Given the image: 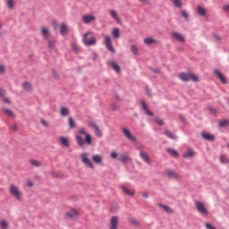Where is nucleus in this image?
Masks as SVG:
<instances>
[{
	"mask_svg": "<svg viewBox=\"0 0 229 229\" xmlns=\"http://www.w3.org/2000/svg\"><path fill=\"white\" fill-rule=\"evenodd\" d=\"M91 126L94 130V133L97 137L101 138L103 137V133L101 132V130H99V127L95 123H91Z\"/></svg>",
	"mask_w": 229,
	"mask_h": 229,
	"instance_id": "nucleus-18",
	"label": "nucleus"
},
{
	"mask_svg": "<svg viewBox=\"0 0 229 229\" xmlns=\"http://www.w3.org/2000/svg\"><path fill=\"white\" fill-rule=\"evenodd\" d=\"M144 44H146L147 46H153V44H157V41L153 38H146L144 39Z\"/></svg>",
	"mask_w": 229,
	"mask_h": 229,
	"instance_id": "nucleus-28",
	"label": "nucleus"
},
{
	"mask_svg": "<svg viewBox=\"0 0 229 229\" xmlns=\"http://www.w3.org/2000/svg\"><path fill=\"white\" fill-rule=\"evenodd\" d=\"M70 114V111L67 107H61L60 108V115H62V117H66V115Z\"/></svg>",
	"mask_w": 229,
	"mask_h": 229,
	"instance_id": "nucleus-35",
	"label": "nucleus"
},
{
	"mask_svg": "<svg viewBox=\"0 0 229 229\" xmlns=\"http://www.w3.org/2000/svg\"><path fill=\"white\" fill-rule=\"evenodd\" d=\"M140 3H143V4H151V2L149 0H140Z\"/></svg>",
	"mask_w": 229,
	"mask_h": 229,
	"instance_id": "nucleus-55",
	"label": "nucleus"
},
{
	"mask_svg": "<svg viewBox=\"0 0 229 229\" xmlns=\"http://www.w3.org/2000/svg\"><path fill=\"white\" fill-rule=\"evenodd\" d=\"M66 217H69L70 219H74V217H78V211H76V209H72L67 212Z\"/></svg>",
	"mask_w": 229,
	"mask_h": 229,
	"instance_id": "nucleus-27",
	"label": "nucleus"
},
{
	"mask_svg": "<svg viewBox=\"0 0 229 229\" xmlns=\"http://www.w3.org/2000/svg\"><path fill=\"white\" fill-rule=\"evenodd\" d=\"M92 160L95 164H101V162H103V157L99 155H93Z\"/></svg>",
	"mask_w": 229,
	"mask_h": 229,
	"instance_id": "nucleus-32",
	"label": "nucleus"
},
{
	"mask_svg": "<svg viewBox=\"0 0 229 229\" xmlns=\"http://www.w3.org/2000/svg\"><path fill=\"white\" fill-rule=\"evenodd\" d=\"M118 160L122 162V164H128V162H131V158L127 154H121L118 157Z\"/></svg>",
	"mask_w": 229,
	"mask_h": 229,
	"instance_id": "nucleus-15",
	"label": "nucleus"
},
{
	"mask_svg": "<svg viewBox=\"0 0 229 229\" xmlns=\"http://www.w3.org/2000/svg\"><path fill=\"white\" fill-rule=\"evenodd\" d=\"M214 74H215V76H216V78H218V80L221 81V83H223L224 85L228 84V81L226 80V77L225 75H223V73H221V72H219L218 70H215Z\"/></svg>",
	"mask_w": 229,
	"mask_h": 229,
	"instance_id": "nucleus-11",
	"label": "nucleus"
},
{
	"mask_svg": "<svg viewBox=\"0 0 229 229\" xmlns=\"http://www.w3.org/2000/svg\"><path fill=\"white\" fill-rule=\"evenodd\" d=\"M94 21H96V16H94V14H85L82 16V22L84 24L94 22Z\"/></svg>",
	"mask_w": 229,
	"mask_h": 229,
	"instance_id": "nucleus-12",
	"label": "nucleus"
},
{
	"mask_svg": "<svg viewBox=\"0 0 229 229\" xmlns=\"http://www.w3.org/2000/svg\"><path fill=\"white\" fill-rule=\"evenodd\" d=\"M201 137L204 138L205 140H209L210 142H213V140H216V137H214V135L208 132H202Z\"/></svg>",
	"mask_w": 229,
	"mask_h": 229,
	"instance_id": "nucleus-21",
	"label": "nucleus"
},
{
	"mask_svg": "<svg viewBox=\"0 0 229 229\" xmlns=\"http://www.w3.org/2000/svg\"><path fill=\"white\" fill-rule=\"evenodd\" d=\"M228 124H229V122H228V120H218V126L220 127V128H225V126H228Z\"/></svg>",
	"mask_w": 229,
	"mask_h": 229,
	"instance_id": "nucleus-40",
	"label": "nucleus"
},
{
	"mask_svg": "<svg viewBox=\"0 0 229 229\" xmlns=\"http://www.w3.org/2000/svg\"><path fill=\"white\" fill-rule=\"evenodd\" d=\"M30 164H31L33 167H40V165H42V163L37 159H30Z\"/></svg>",
	"mask_w": 229,
	"mask_h": 229,
	"instance_id": "nucleus-36",
	"label": "nucleus"
},
{
	"mask_svg": "<svg viewBox=\"0 0 229 229\" xmlns=\"http://www.w3.org/2000/svg\"><path fill=\"white\" fill-rule=\"evenodd\" d=\"M47 42V46L48 48L50 49V51H53V49H55V46H56V40L53 39V38H48L46 40Z\"/></svg>",
	"mask_w": 229,
	"mask_h": 229,
	"instance_id": "nucleus-23",
	"label": "nucleus"
},
{
	"mask_svg": "<svg viewBox=\"0 0 229 229\" xmlns=\"http://www.w3.org/2000/svg\"><path fill=\"white\" fill-rule=\"evenodd\" d=\"M140 105L142 109L146 112L147 115H150V116L155 115V114H153V112L149 111V109L148 108V105H146V101L141 100Z\"/></svg>",
	"mask_w": 229,
	"mask_h": 229,
	"instance_id": "nucleus-19",
	"label": "nucleus"
},
{
	"mask_svg": "<svg viewBox=\"0 0 229 229\" xmlns=\"http://www.w3.org/2000/svg\"><path fill=\"white\" fill-rule=\"evenodd\" d=\"M165 135H166V137H168V139L176 140V135H174V133L171 132V131H165Z\"/></svg>",
	"mask_w": 229,
	"mask_h": 229,
	"instance_id": "nucleus-38",
	"label": "nucleus"
},
{
	"mask_svg": "<svg viewBox=\"0 0 229 229\" xmlns=\"http://www.w3.org/2000/svg\"><path fill=\"white\" fill-rule=\"evenodd\" d=\"M40 123H41V124H43V126H46V127L49 126V123H47V122H46V120H44V118L40 119Z\"/></svg>",
	"mask_w": 229,
	"mask_h": 229,
	"instance_id": "nucleus-51",
	"label": "nucleus"
},
{
	"mask_svg": "<svg viewBox=\"0 0 229 229\" xmlns=\"http://www.w3.org/2000/svg\"><path fill=\"white\" fill-rule=\"evenodd\" d=\"M76 142L79 148H85V144L88 146L92 145V136L87 132L85 128H81L76 135Z\"/></svg>",
	"mask_w": 229,
	"mask_h": 229,
	"instance_id": "nucleus-1",
	"label": "nucleus"
},
{
	"mask_svg": "<svg viewBox=\"0 0 229 229\" xmlns=\"http://www.w3.org/2000/svg\"><path fill=\"white\" fill-rule=\"evenodd\" d=\"M27 185H28V187H33V182H31V181H29V182H27Z\"/></svg>",
	"mask_w": 229,
	"mask_h": 229,
	"instance_id": "nucleus-58",
	"label": "nucleus"
},
{
	"mask_svg": "<svg viewBox=\"0 0 229 229\" xmlns=\"http://www.w3.org/2000/svg\"><path fill=\"white\" fill-rule=\"evenodd\" d=\"M155 123L158 124L159 126H164V120L162 118H155Z\"/></svg>",
	"mask_w": 229,
	"mask_h": 229,
	"instance_id": "nucleus-48",
	"label": "nucleus"
},
{
	"mask_svg": "<svg viewBox=\"0 0 229 229\" xmlns=\"http://www.w3.org/2000/svg\"><path fill=\"white\" fill-rule=\"evenodd\" d=\"M115 98H116V99H119V96H115Z\"/></svg>",
	"mask_w": 229,
	"mask_h": 229,
	"instance_id": "nucleus-63",
	"label": "nucleus"
},
{
	"mask_svg": "<svg viewBox=\"0 0 229 229\" xmlns=\"http://www.w3.org/2000/svg\"><path fill=\"white\" fill-rule=\"evenodd\" d=\"M165 176L168 178H174V180H180L182 178V175L174 170L168 169L165 172Z\"/></svg>",
	"mask_w": 229,
	"mask_h": 229,
	"instance_id": "nucleus-9",
	"label": "nucleus"
},
{
	"mask_svg": "<svg viewBox=\"0 0 229 229\" xmlns=\"http://www.w3.org/2000/svg\"><path fill=\"white\" fill-rule=\"evenodd\" d=\"M90 153L84 152L81 154V160L86 165V167H89V169H94V163L89 158Z\"/></svg>",
	"mask_w": 229,
	"mask_h": 229,
	"instance_id": "nucleus-5",
	"label": "nucleus"
},
{
	"mask_svg": "<svg viewBox=\"0 0 229 229\" xmlns=\"http://www.w3.org/2000/svg\"><path fill=\"white\" fill-rule=\"evenodd\" d=\"M122 133L127 139L128 140H131V142H137V138L132 135L131 131L130 129L123 127L122 128Z\"/></svg>",
	"mask_w": 229,
	"mask_h": 229,
	"instance_id": "nucleus-7",
	"label": "nucleus"
},
{
	"mask_svg": "<svg viewBox=\"0 0 229 229\" xmlns=\"http://www.w3.org/2000/svg\"><path fill=\"white\" fill-rule=\"evenodd\" d=\"M205 226H206V228H208V229H216V227H214V225H210V224H208V223H206V224H205Z\"/></svg>",
	"mask_w": 229,
	"mask_h": 229,
	"instance_id": "nucleus-52",
	"label": "nucleus"
},
{
	"mask_svg": "<svg viewBox=\"0 0 229 229\" xmlns=\"http://www.w3.org/2000/svg\"><path fill=\"white\" fill-rule=\"evenodd\" d=\"M10 128L11 130H13V131H17V130H19V126L17 125V123L11 125Z\"/></svg>",
	"mask_w": 229,
	"mask_h": 229,
	"instance_id": "nucleus-49",
	"label": "nucleus"
},
{
	"mask_svg": "<svg viewBox=\"0 0 229 229\" xmlns=\"http://www.w3.org/2000/svg\"><path fill=\"white\" fill-rule=\"evenodd\" d=\"M122 191L123 194H126L127 196H133L135 194V191L130 190L124 186L122 187Z\"/></svg>",
	"mask_w": 229,
	"mask_h": 229,
	"instance_id": "nucleus-29",
	"label": "nucleus"
},
{
	"mask_svg": "<svg viewBox=\"0 0 229 229\" xmlns=\"http://www.w3.org/2000/svg\"><path fill=\"white\" fill-rule=\"evenodd\" d=\"M68 124L72 129L76 128V123L74 122V119H72V117L71 116L68 118Z\"/></svg>",
	"mask_w": 229,
	"mask_h": 229,
	"instance_id": "nucleus-42",
	"label": "nucleus"
},
{
	"mask_svg": "<svg viewBox=\"0 0 229 229\" xmlns=\"http://www.w3.org/2000/svg\"><path fill=\"white\" fill-rule=\"evenodd\" d=\"M196 153L192 150V148H189L187 151H185L182 155L183 158H192Z\"/></svg>",
	"mask_w": 229,
	"mask_h": 229,
	"instance_id": "nucleus-24",
	"label": "nucleus"
},
{
	"mask_svg": "<svg viewBox=\"0 0 229 229\" xmlns=\"http://www.w3.org/2000/svg\"><path fill=\"white\" fill-rule=\"evenodd\" d=\"M131 51L132 55H139V48L135 45L131 46Z\"/></svg>",
	"mask_w": 229,
	"mask_h": 229,
	"instance_id": "nucleus-43",
	"label": "nucleus"
},
{
	"mask_svg": "<svg viewBox=\"0 0 229 229\" xmlns=\"http://www.w3.org/2000/svg\"><path fill=\"white\" fill-rule=\"evenodd\" d=\"M0 73L4 74V65H0Z\"/></svg>",
	"mask_w": 229,
	"mask_h": 229,
	"instance_id": "nucleus-57",
	"label": "nucleus"
},
{
	"mask_svg": "<svg viewBox=\"0 0 229 229\" xmlns=\"http://www.w3.org/2000/svg\"><path fill=\"white\" fill-rule=\"evenodd\" d=\"M129 223H131V225H134V226H139V221L133 217L129 218Z\"/></svg>",
	"mask_w": 229,
	"mask_h": 229,
	"instance_id": "nucleus-46",
	"label": "nucleus"
},
{
	"mask_svg": "<svg viewBox=\"0 0 229 229\" xmlns=\"http://www.w3.org/2000/svg\"><path fill=\"white\" fill-rule=\"evenodd\" d=\"M220 162L222 164H228L229 163L228 157H226L225 155H222L220 157Z\"/></svg>",
	"mask_w": 229,
	"mask_h": 229,
	"instance_id": "nucleus-45",
	"label": "nucleus"
},
{
	"mask_svg": "<svg viewBox=\"0 0 229 229\" xmlns=\"http://www.w3.org/2000/svg\"><path fill=\"white\" fill-rule=\"evenodd\" d=\"M5 94H6V91H4V89H0V98H4Z\"/></svg>",
	"mask_w": 229,
	"mask_h": 229,
	"instance_id": "nucleus-54",
	"label": "nucleus"
},
{
	"mask_svg": "<svg viewBox=\"0 0 229 229\" xmlns=\"http://www.w3.org/2000/svg\"><path fill=\"white\" fill-rule=\"evenodd\" d=\"M140 157L141 160H143V162H145V164H148V165L151 164V162H152L151 157H149V156L146 152L140 151Z\"/></svg>",
	"mask_w": 229,
	"mask_h": 229,
	"instance_id": "nucleus-14",
	"label": "nucleus"
},
{
	"mask_svg": "<svg viewBox=\"0 0 229 229\" xmlns=\"http://www.w3.org/2000/svg\"><path fill=\"white\" fill-rule=\"evenodd\" d=\"M111 157L112 158H116L117 157V152H115V151L111 152Z\"/></svg>",
	"mask_w": 229,
	"mask_h": 229,
	"instance_id": "nucleus-56",
	"label": "nucleus"
},
{
	"mask_svg": "<svg viewBox=\"0 0 229 229\" xmlns=\"http://www.w3.org/2000/svg\"><path fill=\"white\" fill-rule=\"evenodd\" d=\"M157 207H159V208H163V210H165V212H166L167 214H173V208H171V207L167 206V205H164V204H157Z\"/></svg>",
	"mask_w": 229,
	"mask_h": 229,
	"instance_id": "nucleus-26",
	"label": "nucleus"
},
{
	"mask_svg": "<svg viewBox=\"0 0 229 229\" xmlns=\"http://www.w3.org/2000/svg\"><path fill=\"white\" fill-rule=\"evenodd\" d=\"M178 78H180L182 81H199L198 76L191 72H181L178 74Z\"/></svg>",
	"mask_w": 229,
	"mask_h": 229,
	"instance_id": "nucleus-3",
	"label": "nucleus"
},
{
	"mask_svg": "<svg viewBox=\"0 0 229 229\" xmlns=\"http://www.w3.org/2000/svg\"><path fill=\"white\" fill-rule=\"evenodd\" d=\"M109 15H110V17H112V19H114L118 23L121 22V19L117 15V12L115 10H110L109 11Z\"/></svg>",
	"mask_w": 229,
	"mask_h": 229,
	"instance_id": "nucleus-25",
	"label": "nucleus"
},
{
	"mask_svg": "<svg viewBox=\"0 0 229 229\" xmlns=\"http://www.w3.org/2000/svg\"><path fill=\"white\" fill-rule=\"evenodd\" d=\"M225 8L227 10V12H229V5H225Z\"/></svg>",
	"mask_w": 229,
	"mask_h": 229,
	"instance_id": "nucleus-62",
	"label": "nucleus"
},
{
	"mask_svg": "<svg viewBox=\"0 0 229 229\" xmlns=\"http://www.w3.org/2000/svg\"><path fill=\"white\" fill-rule=\"evenodd\" d=\"M71 47L73 53H76L77 55L80 53V47H78V44H76V42L71 43Z\"/></svg>",
	"mask_w": 229,
	"mask_h": 229,
	"instance_id": "nucleus-34",
	"label": "nucleus"
},
{
	"mask_svg": "<svg viewBox=\"0 0 229 229\" xmlns=\"http://www.w3.org/2000/svg\"><path fill=\"white\" fill-rule=\"evenodd\" d=\"M82 42L89 47L90 46H96L98 40L96 39V37H94V33H92L91 31H88L84 34L82 38Z\"/></svg>",
	"mask_w": 229,
	"mask_h": 229,
	"instance_id": "nucleus-2",
	"label": "nucleus"
},
{
	"mask_svg": "<svg viewBox=\"0 0 229 229\" xmlns=\"http://www.w3.org/2000/svg\"><path fill=\"white\" fill-rule=\"evenodd\" d=\"M171 37L173 38H175V40H178V42H181V43L185 42V37H183V35H182V34H180V33H178L176 31H173L171 33Z\"/></svg>",
	"mask_w": 229,
	"mask_h": 229,
	"instance_id": "nucleus-13",
	"label": "nucleus"
},
{
	"mask_svg": "<svg viewBox=\"0 0 229 229\" xmlns=\"http://www.w3.org/2000/svg\"><path fill=\"white\" fill-rule=\"evenodd\" d=\"M215 38L216 40H221V38H219V36H216Z\"/></svg>",
	"mask_w": 229,
	"mask_h": 229,
	"instance_id": "nucleus-61",
	"label": "nucleus"
},
{
	"mask_svg": "<svg viewBox=\"0 0 229 229\" xmlns=\"http://www.w3.org/2000/svg\"><path fill=\"white\" fill-rule=\"evenodd\" d=\"M3 112L7 115V117H13L14 114L13 111L8 109V108H3Z\"/></svg>",
	"mask_w": 229,
	"mask_h": 229,
	"instance_id": "nucleus-41",
	"label": "nucleus"
},
{
	"mask_svg": "<svg viewBox=\"0 0 229 229\" xmlns=\"http://www.w3.org/2000/svg\"><path fill=\"white\" fill-rule=\"evenodd\" d=\"M40 33L45 40H49V38H51V32L49 31V28L42 26L40 28Z\"/></svg>",
	"mask_w": 229,
	"mask_h": 229,
	"instance_id": "nucleus-10",
	"label": "nucleus"
},
{
	"mask_svg": "<svg viewBox=\"0 0 229 229\" xmlns=\"http://www.w3.org/2000/svg\"><path fill=\"white\" fill-rule=\"evenodd\" d=\"M61 35L63 37H65V35H67L69 33V29L67 28V25H65L64 23L61 24Z\"/></svg>",
	"mask_w": 229,
	"mask_h": 229,
	"instance_id": "nucleus-30",
	"label": "nucleus"
},
{
	"mask_svg": "<svg viewBox=\"0 0 229 229\" xmlns=\"http://www.w3.org/2000/svg\"><path fill=\"white\" fill-rule=\"evenodd\" d=\"M107 65L108 67L114 69L115 72H121V66H119V64H117L115 62L110 61L107 63Z\"/></svg>",
	"mask_w": 229,
	"mask_h": 229,
	"instance_id": "nucleus-17",
	"label": "nucleus"
},
{
	"mask_svg": "<svg viewBox=\"0 0 229 229\" xmlns=\"http://www.w3.org/2000/svg\"><path fill=\"white\" fill-rule=\"evenodd\" d=\"M117 225H119V217L113 216L110 220V229H117Z\"/></svg>",
	"mask_w": 229,
	"mask_h": 229,
	"instance_id": "nucleus-16",
	"label": "nucleus"
},
{
	"mask_svg": "<svg viewBox=\"0 0 229 229\" xmlns=\"http://www.w3.org/2000/svg\"><path fill=\"white\" fill-rule=\"evenodd\" d=\"M112 36L114 38H119V37L121 36V32L119 30L118 28H114L113 30H112Z\"/></svg>",
	"mask_w": 229,
	"mask_h": 229,
	"instance_id": "nucleus-37",
	"label": "nucleus"
},
{
	"mask_svg": "<svg viewBox=\"0 0 229 229\" xmlns=\"http://www.w3.org/2000/svg\"><path fill=\"white\" fill-rule=\"evenodd\" d=\"M195 207L200 216H204L205 217L208 216V209L205 207L201 201H195Z\"/></svg>",
	"mask_w": 229,
	"mask_h": 229,
	"instance_id": "nucleus-6",
	"label": "nucleus"
},
{
	"mask_svg": "<svg viewBox=\"0 0 229 229\" xmlns=\"http://www.w3.org/2000/svg\"><path fill=\"white\" fill-rule=\"evenodd\" d=\"M0 226L3 229H6V228H8V223L6 221H4V220H1L0 221Z\"/></svg>",
	"mask_w": 229,
	"mask_h": 229,
	"instance_id": "nucleus-47",
	"label": "nucleus"
},
{
	"mask_svg": "<svg viewBox=\"0 0 229 229\" xmlns=\"http://www.w3.org/2000/svg\"><path fill=\"white\" fill-rule=\"evenodd\" d=\"M22 88L26 92H31L33 90V87H31V84L30 82H23L22 83Z\"/></svg>",
	"mask_w": 229,
	"mask_h": 229,
	"instance_id": "nucleus-31",
	"label": "nucleus"
},
{
	"mask_svg": "<svg viewBox=\"0 0 229 229\" xmlns=\"http://www.w3.org/2000/svg\"><path fill=\"white\" fill-rule=\"evenodd\" d=\"M196 12L200 17H207V9H205L204 7L198 5L196 8Z\"/></svg>",
	"mask_w": 229,
	"mask_h": 229,
	"instance_id": "nucleus-20",
	"label": "nucleus"
},
{
	"mask_svg": "<svg viewBox=\"0 0 229 229\" xmlns=\"http://www.w3.org/2000/svg\"><path fill=\"white\" fill-rule=\"evenodd\" d=\"M142 197L143 198H149V195H148V193H142Z\"/></svg>",
	"mask_w": 229,
	"mask_h": 229,
	"instance_id": "nucleus-59",
	"label": "nucleus"
},
{
	"mask_svg": "<svg viewBox=\"0 0 229 229\" xmlns=\"http://www.w3.org/2000/svg\"><path fill=\"white\" fill-rule=\"evenodd\" d=\"M9 192L14 199H17V201H20V199L22 196V192L21 191V190L18 188L17 185L11 184L9 186Z\"/></svg>",
	"mask_w": 229,
	"mask_h": 229,
	"instance_id": "nucleus-4",
	"label": "nucleus"
},
{
	"mask_svg": "<svg viewBox=\"0 0 229 229\" xmlns=\"http://www.w3.org/2000/svg\"><path fill=\"white\" fill-rule=\"evenodd\" d=\"M227 148H229V143L227 144Z\"/></svg>",
	"mask_w": 229,
	"mask_h": 229,
	"instance_id": "nucleus-64",
	"label": "nucleus"
},
{
	"mask_svg": "<svg viewBox=\"0 0 229 229\" xmlns=\"http://www.w3.org/2000/svg\"><path fill=\"white\" fill-rule=\"evenodd\" d=\"M168 153L172 156V157H178V152L173 148H167Z\"/></svg>",
	"mask_w": 229,
	"mask_h": 229,
	"instance_id": "nucleus-44",
	"label": "nucleus"
},
{
	"mask_svg": "<svg viewBox=\"0 0 229 229\" xmlns=\"http://www.w3.org/2000/svg\"><path fill=\"white\" fill-rule=\"evenodd\" d=\"M179 119H180L181 121H185V118H184L183 116H182V115H179Z\"/></svg>",
	"mask_w": 229,
	"mask_h": 229,
	"instance_id": "nucleus-60",
	"label": "nucleus"
},
{
	"mask_svg": "<svg viewBox=\"0 0 229 229\" xmlns=\"http://www.w3.org/2000/svg\"><path fill=\"white\" fill-rule=\"evenodd\" d=\"M3 101L4 103H7V105H10L12 103V101H10V98L5 97L3 98Z\"/></svg>",
	"mask_w": 229,
	"mask_h": 229,
	"instance_id": "nucleus-53",
	"label": "nucleus"
},
{
	"mask_svg": "<svg viewBox=\"0 0 229 229\" xmlns=\"http://www.w3.org/2000/svg\"><path fill=\"white\" fill-rule=\"evenodd\" d=\"M171 2L176 6V8H182L183 6L182 0H171Z\"/></svg>",
	"mask_w": 229,
	"mask_h": 229,
	"instance_id": "nucleus-39",
	"label": "nucleus"
},
{
	"mask_svg": "<svg viewBox=\"0 0 229 229\" xmlns=\"http://www.w3.org/2000/svg\"><path fill=\"white\" fill-rule=\"evenodd\" d=\"M181 14L182 15V17H184V19H186V21L189 19V14L186 11H181Z\"/></svg>",
	"mask_w": 229,
	"mask_h": 229,
	"instance_id": "nucleus-50",
	"label": "nucleus"
},
{
	"mask_svg": "<svg viewBox=\"0 0 229 229\" xmlns=\"http://www.w3.org/2000/svg\"><path fill=\"white\" fill-rule=\"evenodd\" d=\"M59 142H61V145L64 147V148H69L70 146V141H69V138L67 137H61L59 138Z\"/></svg>",
	"mask_w": 229,
	"mask_h": 229,
	"instance_id": "nucleus-22",
	"label": "nucleus"
},
{
	"mask_svg": "<svg viewBox=\"0 0 229 229\" xmlns=\"http://www.w3.org/2000/svg\"><path fill=\"white\" fill-rule=\"evenodd\" d=\"M6 5L9 10L15 8V0H6Z\"/></svg>",
	"mask_w": 229,
	"mask_h": 229,
	"instance_id": "nucleus-33",
	"label": "nucleus"
},
{
	"mask_svg": "<svg viewBox=\"0 0 229 229\" xmlns=\"http://www.w3.org/2000/svg\"><path fill=\"white\" fill-rule=\"evenodd\" d=\"M104 40L106 49H108V51L111 53H115V48H114V46L112 45V39L109 38V36H104Z\"/></svg>",
	"mask_w": 229,
	"mask_h": 229,
	"instance_id": "nucleus-8",
	"label": "nucleus"
}]
</instances>
